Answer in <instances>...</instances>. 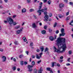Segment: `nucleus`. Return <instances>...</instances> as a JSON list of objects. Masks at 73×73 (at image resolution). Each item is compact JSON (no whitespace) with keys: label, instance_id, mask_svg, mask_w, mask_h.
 <instances>
[{"label":"nucleus","instance_id":"obj_44","mask_svg":"<svg viewBox=\"0 0 73 73\" xmlns=\"http://www.w3.org/2000/svg\"><path fill=\"white\" fill-rule=\"evenodd\" d=\"M27 3H30L31 2V0H27Z\"/></svg>","mask_w":73,"mask_h":73},{"label":"nucleus","instance_id":"obj_56","mask_svg":"<svg viewBox=\"0 0 73 73\" xmlns=\"http://www.w3.org/2000/svg\"><path fill=\"white\" fill-rule=\"evenodd\" d=\"M52 16V13H50L49 15L50 17H51Z\"/></svg>","mask_w":73,"mask_h":73},{"label":"nucleus","instance_id":"obj_8","mask_svg":"<svg viewBox=\"0 0 73 73\" xmlns=\"http://www.w3.org/2000/svg\"><path fill=\"white\" fill-rule=\"evenodd\" d=\"M32 28H36V25L35 23H33L32 24Z\"/></svg>","mask_w":73,"mask_h":73},{"label":"nucleus","instance_id":"obj_40","mask_svg":"<svg viewBox=\"0 0 73 73\" xmlns=\"http://www.w3.org/2000/svg\"><path fill=\"white\" fill-rule=\"evenodd\" d=\"M41 62V60H40L39 61H38L37 62V64H40V62Z\"/></svg>","mask_w":73,"mask_h":73},{"label":"nucleus","instance_id":"obj_32","mask_svg":"<svg viewBox=\"0 0 73 73\" xmlns=\"http://www.w3.org/2000/svg\"><path fill=\"white\" fill-rule=\"evenodd\" d=\"M43 1V3H46L47 2V1H48V0H42Z\"/></svg>","mask_w":73,"mask_h":73},{"label":"nucleus","instance_id":"obj_42","mask_svg":"<svg viewBox=\"0 0 73 73\" xmlns=\"http://www.w3.org/2000/svg\"><path fill=\"white\" fill-rule=\"evenodd\" d=\"M13 61H14V62H16V59L15 58H14L13 59Z\"/></svg>","mask_w":73,"mask_h":73},{"label":"nucleus","instance_id":"obj_29","mask_svg":"<svg viewBox=\"0 0 73 73\" xmlns=\"http://www.w3.org/2000/svg\"><path fill=\"white\" fill-rule=\"evenodd\" d=\"M12 69H13V70L15 71L16 69V66H14L12 68Z\"/></svg>","mask_w":73,"mask_h":73},{"label":"nucleus","instance_id":"obj_50","mask_svg":"<svg viewBox=\"0 0 73 73\" xmlns=\"http://www.w3.org/2000/svg\"><path fill=\"white\" fill-rule=\"evenodd\" d=\"M4 23H5V24H6V23H8V21H4Z\"/></svg>","mask_w":73,"mask_h":73},{"label":"nucleus","instance_id":"obj_18","mask_svg":"<svg viewBox=\"0 0 73 73\" xmlns=\"http://www.w3.org/2000/svg\"><path fill=\"white\" fill-rule=\"evenodd\" d=\"M20 64L21 65H24V61H21Z\"/></svg>","mask_w":73,"mask_h":73},{"label":"nucleus","instance_id":"obj_48","mask_svg":"<svg viewBox=\"0 0 73 73\" xmlns=\"http://www.w3.org/2000/svg\"><path fill=\"white\" fill-rule=\"evenodd\" d=\"M26 53L27 54V55H28V54L29 53V51H26Z\"/></svg>","mask_w":73,"mask_h":73},{"label":"nucleus","instance_id":"obj_24","mask_svg":"<svg viewBox=\"0 0 73 73\" xmlns=\"http://www.w3.org/2000/svg\"><path fill=\"white\" fill-rule=\"evenodd\" d=\"M20 28V26H17L15 27V29H19Z\"/></svg>","mask_w":73,"mask_h":73},{"label":"nucleus","instance_id":"obj_37","mask_svg":"<svg viewBox=\"0 0 73 73\" xmlns=\"http://www.w3.org/2000/svg\"><path fill=\"white\" fill-rule=\"evenodd\" d=\"M70 58H69L68 59V60H67V61H68V62H70Z\"/></svg>","mask_w":73,"mask_h":73},{"label":"nucleus","instance_id":"obj_64","mask_svg":"<svg viewBox=\"0 0 73 73\" xmlns=\"http://www.w3.org/2000/svg\"><path fill=\"white\" fill-rule=\"evenodd\" d=\"M36 31L37 32H39V30L37 29V30H36Z\"/></svg>","mask_w":73,"mask_h":73},{"label":"nucleus","instance_id":"obj_35","mask_svg":"<svg viewBox=\"0 0 73 73\" xmlns=\"http://www.w3.org/2000/svg\"><path fill=\"white\" fill-rule=\"evenodd\" d=\"M55 33L56 34H58L59 33V31L58 30H57L55 31Z\"/></svg>","mask_w":73,"mask_h":73},{"label":"nucleus","instance_id":"obj_11","mask_svg":"<svg viewBox=\"0 0 73 73\" xmlns=\"http://www.w3.org/2000/svg\"><path fill=\"white\" fill-rule=\"evenodd\" d=\"M65 35V33H62V34H59V37H61V36H64Z\"/></svg>","mask_w":73,"mask_h":73},{"label":"nucleus","instance_id":"obj_51","mask_svg":"<svg viewBox=\"0 0 73 73\" xmlns=\"http://www.w3.org/2000/svg\"><path fill=\"white\" fill-rule=\"evenodd\" d=\"M64 1L66 3H68V0H64Z\"/></svg>","mask_w":73,"mask_h":73},{"label":"nucleus","instance_id":"obj_33","mask_svg":"<svg viewBox=\"0 0 73 73\" xmlns=\"http://www.w3.org/2000/svg\"><path fill=\"white\" fill-rule=\"evenodd\" d=\"M34 73H37V70L36 69H35L34 70Z\"/></svg>","mask_w":73,"mask_h":73},{"label":"nucleus","instance_id":"obj_10","mask_svg":"<svg viewBox=\"0 0 73 73\" xmlns=\"http://www.w3.org/2000/svg\"><path fill=\"white\" fill-rule=\"evenodd\" d=\"M64 7V5L62 3H60L59 5V8H62L63 7Z\"/></svg>","mask_w":73,"mask_h":73},{"label":"nucleus","instance_id":"obj_61","mask_svg":"<svg viewBox=\"0 0 73 73\" xmlns=\"http://www.w3.org/2000/svg\"><path fill=\"white\" fill-rule=\"evenodd\" d=\"M32 57L33 58H35V56L33 55V56H32Z\"/></svg>","mask_w":73,"mask_h":73},{"label":"nucleus","instance_id":"obj_30","mask_svg":"<svg viewBox=\"0 0 73 73\" xmlns=\"http://www.w3.org/2000/svg\"><path fill=\"white\" fill-rule=\"evenodd\" d=\"M72 53V50H70L69 51V55L71 54Z\"/></svg>","mask_w":73,"mask_h":73},{"label":"nucleus","instance_id":"obj_45","mask_svg":"<svg viewBox=\"0 0 73 73\" xmlns=\"http://www.w3.org/2000/svg\"><path fill=\"white\" fill-rule=\"evenodd\" d=\"M33 42H31L30 43V46H33Z\"/></svg>","mask_w":73,"mask_h":73},{"label":"nucleus","instance_id":"obj_7","mask_svg":"<svg viewBox=\"0 0 73 73\" xmlns=\"http://www.w3.org/2000/svg\"><path fill=\"white\" fill-rule=\"evenodd\" d=\"M2 60H3V62H4L6 61V57L5 56H3L2 57Z\"/></svg>","mask_w":73,"mask_h":73},{"label":"nucleus","instance_id":"obj_36","mask_svg":"<svg viewBox=\"0 0 73 73\" xmlns=\"http://www.w3.org/2000/svg\"><path fill=\"white\" fill-rule=\"evenodd\" d=\"M44 29H47V26H44Z\"/></svg>","mask_w":73,"mask_h":73},{"label":"nucleus","instance_id":"obj_17","mask_svg":"<svg viewBox=\"0 0 73 73\" xmlns=\"http://www.w3.org/2000/svg\"><path fill=\"white\" fill-rule=\"evenodd\" d=\"M69 24V25H72V26H73V21H72Z\"/></svg>","mask_w":73,"mask_h":73},{"label":"nucleus","instance_id":"obj_62","mask_svg":"<svg viewBox=\"0 0 73 73\" xmlns=\"http://www.w3.org/2000/svg\"><path fill=\"white\" fill-rule=\"evenodd\" d=\"M3 3V2L2 1H1V0L0 1V3H1V4H2V3Z\"/></svg>","mask_w":73,"mask_h":73},{"label":"nucleus","instance_id":"obj_15","mask_svg":"<svg viewBox=\"0 0 73 73\" xmlns=\"http://www.w3.org/2000/svg\"><path fill=\"white\" fill-rule=\"evenodd\" d=\"M50 40L51 41H53V40H54V38H53V37H52V36H51L49 38Z\"/></svg>","mask_w":73,"mask_h":73},{"label":"nucleus","instance_id":"obj_43","mask_svg":"<svg viewBox=\"0 0 73 73\" xmlns=\"http://www.w3.org/2000/svg\"><path fill=\"white\" fill-rule=\"evenodd\" d=\"M18 9H20L21 8V6L20 5H19L18 7Z\"/></svg>","mask_w":73,"mask_h":73},{"label":"nucleus","instance_id":"obj_39","mask_svg":"<svg viewBox=\"0 0 73 73\" xmlns=\"http://www.w3.org/2000/svg\"><path fill=\"white\" fill-rule=\"evenodd\" d=\"M73 3L72 2H69V4H70V5H72V4H73Z\"/></svg>","mask_w":73,"mask_h":73},{"label":"nucleus","instance_id":"obj_63","mask_svg":"<svg viewBox=\"0 0 73 73\" xmlns=\"http://www.w3.org/2000/svg\"><path fill=\"white\" fill-rule=\"evenodd\" d=\"M17 70L18 72H19V71H20V69L19 68L17 69Z\"/></svg>","mask_w":73,"mask_h":73},{"label":"nucleus","instance_id":"obj_59","mask_svg":"<svg viewBox=\"0 0 73 73\" xmlns=\"http://www.w3.org/2000/svg\"><path fill=\"white\" fill-rule=\"evenodd\" d=\"M57 37V36L56 35H54V39H56V38Z\"/></svg>","mask_w":73,"mask_h":73},{"label":"nucleus","instance_id":"obj_28","mask_svg":"<svg viewBox=\"0 0 73 73\" xmlns=\"http://www.w3.org/2000/svg\"><path fill=\"white\" fill-rule=\"evenodd\" d=\"M29 11L31 12H34V11H35V10L33 9H31L29 10Z\"/></svg>","mask_w":73,"mask_h":73},{"label":"nucleus","instance_id":"obj_25","mask_svg":"<svg viewBox=\"0 0 73 73\" xmlns=\"http://www.w3.org/2000/svg\"><path fill=\"white\" fill-rule=\"evenodd\" d=\"M23 57H24L23 55H21L19 56V58H23Z\"/></svg>","mask_w":73,"mask_h":73},{"label":"nucleus","instance_id":"obj_34","mask_svg":"<svg viewBox=\"0 0 73 73\" xmlns=\"http://www.w3.org/2000/svg\"><path fill=\"white\" fill-rule=\"evenodd\" d=\"M47 3H48V4H50V3H51V1H48Z\"/></svg>","mask_w":73,"mask_h":73},{"label":"nucleus","instance_id":"obj_26","mask_svg":"<svg viewBox=\"0 0 73 73\" xmlns=\"http://www.w3.org/2000/svg\"><path fill=\"white\" fill-rule=\"evenodd\" d=\"M23 39L24 41H27V39H26V37H24L23 38Z\"/></svg>","mask_w":73,"mask_h":73},{"label":"nucleus","instance_id":"obj_5","mask_svg":"<svg viewBox=\"0 0 73 73\" xmlns=\"http://www.w3.org/2000/svg\"><path fill=\"white\" fill-rule=\"evenodd\" d=\"M33 68V66H31L30 65L28 66L27 68L29 69V72H32V69H31V68Z\"/></svg>","mask_w":73,"mask_h":73},{"label":"nucleus","instance_id":"obj_3","mask_svg":"<svg viewBox=\"0 0 73 73\" xmlns=\"http://www.w3.org/2000/svg\"><path fill=\"white\" fill-rule=\"evenodd\" d=\"M41 6H40L39 7L38 11H37V12L38 13H39V16H40L41 15V12H44V9H42L41 10H40L41 9Z\"/></svg>","mask_w":73,"mask_h":73},{"label":"nucleus","instance_id":"obj_2","mask_svg":"<svg viewBox=\"0 0 73 73\" xmlns=\"http://www.w3.org/2000/svg\"><path fill=\"white\" fill-rule=\"evenodd\" d=\"M7 20L9 23V24H13V25H16V24H18V23H16V22H13V20L11 18H8Z\"/></svg>","mask_w":73,"mask_h":73},{"label":"nucleus","instance_id":"obj_20","mask_svg":"<svg viewBox=\"0 0 73 73\" xmlns=\"http://www.w3.org/2000/svg\"><path fill=\"white\" fill-rule=\"evenodd\" d=\"M46 69L47 71H50V70H52L50 68H46Z\"/></svg>","mask_w":73,"mask_h":73},{"label":"nucleus","instance_id":"obj_23","mask_svg":"<svg viewBox=\"0 0 73 73\" xmlns=\"http://www.w3.org/2000/svg\"><path fill=\"white\" fill-rule=\"evenodd\" d=\"M40 49L41 50V52H43L44 49V47L43 46L41 47Z\"/></svg>","mask_w":73,"mask_h":73},{"label":"nucleus","instance_id":"obj_22","mask_svg":"<svg viewBox=\"0 0 73 73\" xmlns=\"http://www.w3.org/2000/svg\"><path fill=\"white\" fill-rule=\"evenodd\" d=\"M14 44L16 45H18V44H19V42H18V41H15L14 42Z\"/></svg>","mask_w":73,"mask_h":73},{"label":"nucleus","instance_id":"obj_52","mask_svg":"<svg viewBox=\"0 0 73 73\" xmlns=\"http://www.w3.org/2000/svg\"><path fill=\"white\" fill-rule=\"evenodd\" d=\"M24 64L25 65H27V62H24Z\"/></svg>","mask_w":73,"mask_h":73},{"label":"nucleus","instance_id":"obj_6","mask_svg":"<svg viewBox=\"0 0 73 73\" xmlns=\"http://www.w3.org/2000/svg\"><path fill=\"white\" fill-rule=\"evenodd\" d=\"M42 53H43V52H42L40 54V56H38V54H36V56L37 58H38V59H40V57H42Z\"/></svg>","mask_w":73,"mask_h":73},{"label":"nucleus","instance_id":"obj_12","mask_svg":"<svg viewBox=\"0 0 73 73\" xmlns=\"http://www.w3.org/2000/svg\"><path fill=\"white\" fill-rule=\"evenodd\" d=\"M22 29H20V30H18L17 32V34H20V33L21 32H22Z\"/></svg>","mask_w":73,"mask_h":73},{"label":"nucleus","instance_id":"obj_47","mask_svg":"<svg viewBox=\"0 0 73 73\" xmlns=\"http://www.w3.org/2000/svg\"><path fill=\"white\" fill-rule=\"evenodd\" d=\"M3 50H4L3 49H0V51L1 52H3Z\"/></svg>","mask_w":73,"mask_h":73},{"label":"nucleus","instance_id":"obj_53","mask_svg":"<svg viewBox=\"0 0 73 73\" xmlns=\"http://www.w3.org/2000/svg\"><path fill=\"white\" fill-rule=\"evenodd\" d=\"M57 66L58 67L60 66V64H57Z\"/></svg>","mask_w":73,"mask_h":73},{"label":"nucleus","instance_id":"obj_21","mask_svg":"<svg viewBox=\"0 0 73 73\" xmlns=\"http://www.w3.org/2000/svg\"><path fill=\"white\" fill-rule=\"evenodd\" d=\"M48 50H49V49H48V48L47 47L44 50V52H46V51H48Z\"/></svg>","mask_w":73,"mask_h":73},{"label":"nucleus","instance_id":"obj_38","mask_svg":"<svg viewBox=\"0 0 73 73\" xmlns=\"http://www.w3.org/2000/svg\"><path fill=\"white\" fill-rule=\"evenodd\" d=\"M66 66H69V65H70V64L69 63H67L66 64Z\"/></svg>","mask_w":73,"mask_h":73},{"label":"nucleus","instance_id":"obj_54","mask_svg":"<svg viewBox=\"0 0 73 73\" xmlns=\"http://www.w3.org/2000/svg\"><path fill=\"white\" fill-rule=\"evenodd\" d=\"M39 51H40V50H39V49H37L36 50V52H39Z\"/></svg>","mask_w":73,"mask_h":73},{"label":"nucleus","instance_id":"obj_41","mask_svg":"<svg viewBox=\"0 0 73 73\" xmlns=\"http://www.w3.org/2000/svg\"><path fill=\"white\" fill-rule=\"evenodd\" d=\"M70 19V17H68L67 18L66 20H69Z\"/></svg>","mask_w":73,"mask_h":73},{"label":"nucleus","instance_id":"obj_19","mask_svg":"<svg viewBox=\"0 0 73 73\" xmlns=\"http://www.w3.org/2000/svg\"><path fill=\"white\" fill-rule=\"evenodd\" d=\"M58 16H59V18H62V17H64V16L62 15H61V14L59 15Z\"/></svg>","mask_w":73,"mask_h":73},{"label":"nucleus","instance_id":"obj_31","mask_svg":"<svg viewBox=\"0 0 73 73\" xmlns=\"http://www.w3.org/2000/svg\"><path fill=\"white\" fill-rule=\"evenodd\" d=\"M54 63H55V62H53L52 63V67H54Z\"/></svg>","mask_w":73,"mask_h":73},{"label":"nucleus","instance_id":"obj_13","mask_svg":"<svg viewBox=\"0 0 73 73\" xmlns=\"http://www.w3.org/2000/svg\"><path fill=\"white\" fill-rule=\"evenodd\" d=\"M42 68L40 67L39 70H38V73H42Z\"/></svg>","mask_w":73,"mask_h":73},{"label":"nucleus","instance_id":"obj_60","mask_svg":"<svg viewBox=\"0 0 73 73\" xmlns=\"http://www.w3.org/2000/svg\"><path fill=\"white\" fill-rule=\"evenodd\" d=\"M63 58H64V57H63V56H62L60 57V59H63Z\"/></svg>","mask_w":73,"mask_h":73},{"label":"nucleus","instance_id":"obj_27","mask_svg":"<svg viewBox=\"0 0 73 73\" xmlns=\"http://www.w3.org/2000/svg\"><path fill=\"white\" fill-rule=\"evenodd\" d=\"M61 33H64V29L63 28H62L61 29Z\"/></svg>","mask_w":73,"mask_h":73},{"label":"nucleus","instance_id":"obj_46","mask_svg":"<svg viewBox=\"0 0 73 73\" xmlns=\"http://www.w3.org/2000/svg\"><path fill=\"white\" fill-rule=\"evenodd\" d=\"M17 16L16 15H13V18L14 19V18H15V17H16Z\"/></svg>","mask_w":73,"mask_h":73},{"label":"nucleus","instance_id":"obj_9","mask_svg":"<svg viewBox=\"0 0 73 73\" xmlns=\"http://www.w3.org/2000/svg\"><path fill=\"white\" fill-rule=\"evenodd\" d=\"M46 31L45 30H43L41 31V33L43 35H45L46 34Z\"/></svg>","mask_w":73,"mask_h":73},{"label":"nucleus","instance_id":"obj_57","mask_svg":"<svg viewBox=\"0 0 73 73\" xmlns=\"http://www.w3.org/2000/svg\"><path fill=\"white\" fill-rule=\"evenodd\" d=\"M50 71V73H53V72L52 71V70H51Z\"/></svg>","mask_w":73,"mask_h":73},{"label":"nucleus","instance_id":"obj_58","mask_svg":"<svg viewBox=\"0 0 73 73\" xmlns=\"http://www.w3.org/2000/svg\"><path fill=\"white\" fill-rule=\"evenodd\" d=\"M42 5V3L41 2L40 3L39 5Z\"/></svg>","mask_w":73,"mask_h":73},{"label":"nucleus","instance_id":"obj_4","mask_svg":"<svg viewBox=\"0 0 73 73\" xmlns=\"http://www.w3.org/2000/svg\"><path fill=\"white\" fill-rule=\"evenodd\" d=\"M47 14H48V12L46 11L44 13V15H45L44 18L45 19L44 21H47L48 19H49V16L47 15Z\"/></svg>","mask_w":73,"mask_h":73},{"label":"nucleus","instance_id":"obj_16","mask_svg":"<svg viewBox=\"0 0 73 73\" xmlns=\"http://www.w3.org/2000/svg\"><path fill=\"white\" fill-rule=\"evenodd\" d=\"M31 64L32 65H31V66H33H33L35 65V61H32L31 62Z\"/></svg>","mask_w":73,"mask_h":73},{"label":"nucleus","instance_id":"obj_49","mask_svg":"<svg viewBox=\"0 0 73 73\" xmlns=\"http://www.w3.org/2000/svg\"><path fill=\"white\" fill-rule=\"evenodd\" d=\"M69 12H68L67 13H66V15L68 16V15H69Z\"/></svg>","mask_w":73,"mask_h":73},{"label":"nucleus","instance_id":"obj_1","mask_svg":"<svg viewBox=\"0 0 73 73\" xmlns=\"http://www.w3.org/2000/svg\"><path fill=\"white\" fill-rule=\"evenodd\" d=\"M56 42V44L57 45L59 49H57L55 46H54V52L58 53H61L65 51L66 48V44H64L65 42V38L59 37L57 38Z\"/></svg>","mask_w":73,"mask_h":73},{"label":"nucleus","instance_id":"obj_55","mask_svg":"<svg viewBox=\"0 0 73 73\" xmlns=\"http://www.w3.org/2000/svg\"><path fill=\"white\" fill-rule=\"evenodd\" d=\"M0 8H1V9H2V8H3V6L2 5H1L0 6Z\"/></svg>","mask_w":73,"mask_h":73},{"label":"nucleus","instance_id":"obj_14","mask_svg":"<svg viewBox=\"0 0 73 73\" xmlns=\"http://www.w3.org/2000/svg\"><path fill=\"white\" fill-rule=\"evenodd\" d=\"M26 10V9L25 8L23 9L22 10V13H25L27 11Z\"/></svg>","mask_w":73,"mask_h":73}]
</instances>
